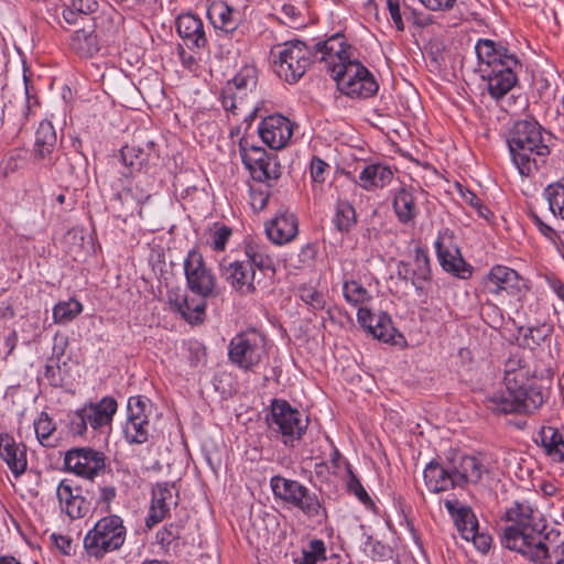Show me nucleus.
<instances>
[{
    "label": "nucleus",
    "instance_id": "obj_39",
    "mask_svg": "<svg viewBox=\"0 0 564 564\" xmlns=\"http://www.w3.org/2000/svg\"><path fill=\"white\" fill-rule=\"evenodd\" d=\"M541 445L554 460L564 462V440L560 431L552 426H543L539 432Z\"/></svg>",
    "mask_w": 564,
    "mask_h": 564
},
{
    "label": "nucleus",
    "instance_id": "obj_54",
    "mask_svg": "<svg viewBox=\"0 0 564 564\" xmlns=\"http://www.w3.org/2000/svg\"><path fill=\"white\" fill-rule=\"evenodd\" d=\"M281 23L290 28H300L304 25V18L301 9L291 2H285L281 7V17H279Z\"/></svg>",
    "mask_w": 564,
    "mask_h": 564
},
{
    "label": "nucleus",
    "instance_id": "obj_30",
    "mask_svg": "<svg viewBox=\"0 0 564 564\" xmlns=\"http://www.w3.org/2000/svg\"><path fill=\"white\" fill-rule=\"evenodd\" d=\"M444 506L453 518L462 538L466 541H469V538H474L478 530V520L473 510L467 506L460 505L458 500H445Z\"/></svg>",
    "mask_w": 564,
    "mask_h": 564
},
{
    "label": "nucleus",
    "instance_id": "obj_19",
    "mask_svg": "<svg viewBox=\"0 0 564 564\" xmlns=\"http://www.w3.org/2000/svg\"><path fill=\"white\" fill-rule=\"evenodd\" d=\"M293 130L291 120L278 113L263 118L258 127L259 137L272 150L284 149L293 135Z\"/></svg>",
    "mask_w": 564,
    "mask_h": 564
},
{
    "label": "nucleus",
    "instance_id": "obj_26",
    "mask_svg": "<svg viewBox=\"0 0 564 564\" xmlns=\"http://www.w3.org/2000/svg\"><path fill=\"white\" fill-rule=\"evenodd\" d=\"M268 238L275 245L282 246L294 240L299 234L297 218L293 213L280 210L265 225Z\"/></svg>",
    "mask_w": 564,
    "mask_h": 564
},
{
    "label": "nucleus",
    "instance_id": "obj_62",
    "mask_svg": "<svg viewBox=\"0 0 564 564\" xmlns=\"http://www.w3.org/2000/svg\"><path fill=\"white\" fill-rule=\"evenodd\" d=\"M70 3L82 18L96 12L98 9V2L96 0H72Z\"/></svg>",
    "mask_w": 564,
    "mask_h": 564
},
{
    "label": "nucleus",
    "instance_id": "obj_14",
    "mask_svg": "<svg viewBox=\"0 0 564 564\" xmlns=\"http://www.w3.org/2000/svg\"><path fill=\"white\" fill-rule=\"evenodd\" d=\"M314 59L325 64L330 76L336 79L343 66L354 63L351 46L346 43L343 34L336 33L326 41L317 42L313 46Z\"/></svg>",
    "mask_w": 564,
    "mask_h": 564
},
{
    "label": "nucleus",
    "instance_id": "obj_59",
    "mask_svg": "<svg viewBox=\"0 0 564 564\" xmlns=\"http://www.w3.org/2000/svg\"><path fill=\"white\" fill-rule=\"evenodd\" d=\"M67 346H68L67 337L56 334L53 338L52 356L48 358L50 362L56 361L57 364H61L62 358L65 355Z\"/></svg>",
    "mask_w": 564,
    "mask_h": 564
},
{
    "label": "nucleus",
    "instance_id": "obj_20",
    "mask_svg": "<svg viewBox=\"0 0 564 564\" xmlns=\"http://www.w3.org/2000/svg\"><path fill=\"white\" fill-rule=\"evenodd\" d=\"M519 66L518 58H507L505 66L496 69L486 68L481 77L487 82L489 95L499 101L517 84L516 68Z\"/></svg>",
    "mask_w": 564,
    "mask_h": 564
},
{
    "label": "nucleus",
    "instance_id": "obj_5",
    "mask_svg": "<svg viewBox=\"0 0 564 564\" xmlns=\"http://www.w3.org/2000/svg\"><path fill=\"white\" fill-rule=\"evenodd\" d=\"M549 391L543 387H532L527 392L511 387L495 392L486 400L487 408L497 414H534L544 404Z\"/></svg>",
    "mask_w": 564,
    "mask_h": 564
},
{
    "label": "nucleus",
    "instance_id": "obj_9",
    "mask_svg": "<svg viewBox=\"0 0 564 564\" xmlns=\"http://www.w3.org/2000/svg\"><path fill=\"white\" fill-rule=\"evenodd\" d=\"M117 409V401L111 397L86 404L69 415V430L79 436L86 433L88 426L94 431L110 430Z\"/></svg>",
    "mask_w": 564,
    "mask_h": 564
},
{
    "label": "nucleus",
    "instance_id": "obj_34",
    "mask_svg": "<svg viewBox=\"0 0 564 564\" xmlns=\"http://www.w3.org/2000/svg\"><path fill=\"white\" fill-rule=\"evenodd\" d=\"M393 180V171L383 163L366 165L359 174V184L366 191H373L388 186Z\"/></svg>",
    "mask_w": 564,
    "mask_h": 564
},
{
    "label": "nucleus",
    "instance_id": "obj_36",
    "mask_svg": "<svg viewBox=\"0 0 564 564\" xmlns=\"http://www.w3.org/2000/svg\"><path fill=\"white\" fill-rule=\"evenodd\" d=\"M207 15L216 29L227 33L234 32L238 26L237 12L226 2L212 3L207 10Z\"/></svg>",
    "mask_w": 564,
    "mask_h": 564
},
{
    "label": "nucleus",
    "instance_id": "obj_46",
    "mask_svg": "<svg viewBox=\"0 0 564 564\" xmlns=\"http://www.w3.org/2000/svg\"><path fill=\"white\" fill-rule=\"evenodd\" d=\"M124 438L129 444H144L150 436V422L127 420L123 427Z\"/></svg>",
    "mask_w": 564,
    "mask_h": 564
},
{
    "label": "nucleus",
    "instance_id": "obj_40",
    "mask_svg": "<svg viewBox=\"0 0 564 564\" xmlns=\"http://www.w3.org/2000/svg\"><path fill=\"white\" fill-rule=\"evenodd\" d=\"M543 197L552 215L564 220V178L549 184L543 191Z\"/></svg>",
    "mask_w": 564,
    "mask_h": 564
},
{
    "label": "nucleus",
    "instance_id": "obj_37",
    "mask_svg": "<svg viewBox=\"0 0 564 564\" xmlns=\"http://www.w3.org/2000/svg\"><path fill=\"white\" fill-rule=\"evenodd\" d=\"M243 258L248 263L253 265V270L257 268L262 272L275 273V264L273 257L269 254L265 246L257 245L251 241L245 242L243 246Z\"/></svg>",
    "mask_w": 564,
    "mask_h": 564
},
{
    "label": "nucleus",
    "instance_id": "obj_53",
    "mask_svg": "<svg viewBox=\"0 0 564 564\" xmlns=\"http://www.w3.org/2000/svg\"><path fill=\"white\" fill-rule=\"evenodd\" d=\"M387 9L395 29L398 31H404L405 25L403 17L409 19L410 15L414 14V10L409 6H404L403 9H401L399 0H387Z\"/></svg>",
    "mask_w": 564,
    "mask_h": 564
},
{
    "label": "nucleus",
    "instance_id": "obj_29",
    "mask_svg": "<svg viewBox=\"0 0 564 564\" xmlns=\"http://www.w3.org/2000/svg\"><path fill=\"white\" fill-rule=\"evenodd\" d=\"M176 31L188 48H204L207 37L203 21L195 14L183 13L176 19Z\"/></svg>",
    "mask_w": 564,
    "mask_h": 564
},
{
    "label": "nucleus",
    "instance_id": "obj_1",
    "mask_svg": "<svg viewBox=\"0 0 564 564\" xmlns=\"http://www.w3.org/2000/svg\"><path fill=\"white\" fill-rule=\"evenodd\" d=\"M183 265L186 285L197 297L170 293L169 301L186 322L197 324L205 319L206 300L220 293L217 278L206 265L203 254L195 249L188 251Z\"/></svg>",
    "mask_w": 564,
    "mask_h": 564
},
{
    "label": "nucleus",
    "instance_id": "obj_51",
    "mask_svg": "<svg viewBox=\"0 0 564 564\" xmlns=\"http://www.w3.org/2000/svg\"><path fill=\"white\" fill-rule=\"evenodd\" d=\"M130 187L133 188L132 196L134 197V203L130 206H127L126 216H133L134 214H138L140 218H143L142 205L150 199V191L141 186V182H138Z\"/></svg>",
    "mask_w": 564,
    "mask_h": 564
},
{
    "label": "nucleus",
    "instance_id": "obj_41",
    "mask_svg": "<svg viewBox=\"0 0 564 564\" xmlns=\"http://www.w3.org/2000/svg\"><path fill=\"white\" fill-rule=\"evenodd\" d=\"M120 158L124 166L130 171V174L141 171L149 161V153L140 147L124 145L120 150Z\"/></svg>",
    "mask_w": 564,
    "mask_h": 564
},
{
    "label": "nucleus",
    "instance_id": "obj_52",
    "mask_svg": "<svg viewBox=\"0 0 564 564\" xmlns=\"http://www.w3.org/2000/svg\"><path fill=\"white\" fill-rule=\"evenodd\" d=\"M34 431L36 438L42 445H51L50 437L52 433L55 431V424L53 423L52 419L47 415V413L42 412L37 420L34 421Z\"/></svg>",
    "mask_w": 564,
    "mask_h": 564
},
{
    "label": "nucleus",
    "instance_id": "obj_16",
    "mask_svg": "<svg viewBox=\"0 0 564 564\" xmlns=\"http://www.w3.org/2000/svg\"><path fill=\"white\" fill-rule=\"evenodd\" d=\"M434 247L440 264L446 272L460 279L471 275V267L462 257L451 229L445 228L438 232Z\"/></svg>",
    "mask_w": 564,
    "mask_h": 564
},
{
    "label": "nucleus",
    "instance_id": "obj_61",
    "mask_svg": "<svg viewBox=\"0 0 564 564\" xmlns=\"http://www.w3.org/2000/svg\"><path fill=\"white\" fill-rule=\"evenodd\" d=\"M317 254V248L314 243H307L299 252V262L302 267L312 265Z\"/></svg>",
    "mask_w": 564,
    "mask_h": 564
},
{
    "label": "nucleus",
    "instance_id": "obj_49",
    "mask_svg": "<svg viewBox=\"0 0 564 564\" xmlns=\"http://www.w3.org/2000/svg\"><path fill=\"white\" fill-rule=\"evenodd\" d=\"M299 296L312 312H318L325 308L326 300L324 294L313 286H300Z\"/></svg>",
    "mask_w": 564,
    "mask_h": 564
},
{
    "label": "nucleus",
    "instance_id": "obj_23",
    "mask_svg": "<svg viewBox=\"0 0 564 564\" xmlns=\"http://www.w3.org/2000/svg\"><path fill=\"white\" fill-rule=\"evenodd\" d=\"M357 321L373 338L384 343L395 344V336L402 337L397 333L391 317L386 313L375 315L368 307H360L357 312Z\"/></svg>",
    "mask_w": 564,
    "mask_h": 564
},
{
    "label": "nucleus",
    "instance_id": "obj_11",
    "mask_svg": "<svg viewBox=\"0 0 564 564\" xmlns=\"http://www.w3.org/2000/svg\"><path fill=\"white\" fill-rule=\"evenodd\" d=\"M269 427L281 435L286 446H293L307 429V419L293 409L286 401L274 400L271 405V415L268 417Z\"/></svg>",
    "mask_w": 564,
    "mask_h": 564
},
{
    "label": "nucleus",
    "instance_id": "obj_21",
    "mask_svg": "<svg viewBox=\"0 0 564 564\" xmlns=\"http://www.w3.org/2000/svg\"><path fill=\"white\" fill-rule=\"evenodd\" d=\"M484 290L495 296L517 295L520 292L521 279L511 268L497 264L490 269L482 280Z\"/></svg>",
    "mask_w": 564,
    "mask_h": 564
},
{
    "label": "nucleus",
    "instance_id": "obj_8",
    "mask_svg": "<svg viewBox=\"0 0 564 564\" xmlns=\"http://www.w3.org/2000/svg\"><path fill=\"white\" fill-rule=\"evenodd\" d=\"M270 487L276 499L300 509L310 518L325 513L318 497L297 480L276 475L270 479Z\"/></svg>",
    "mask_w": 564,
    "mask_h": 564
},
{
    "label": "nucleus",
    "instance_id": "obj_13",
    "mask_svg": "<svg viewBox=\"0 0 564 564\" xmlns=\"http://www.w3.org/2000/svg\"><path fill=\"white\" fill-rule=\"evenodd\" d=\"M258 84V70L254 66L246 65L223 88L220 100L227 112L237 115L245 98L254 91Z\"/></svg>",
    "mask_w": 564,
    "mask_h": 564
},
{
    "label": "nucleus",
    "instance_id": "obj_63",
    "mask_svg": "<svg viewBox=\"0 0 564 564\" xmlns=\"http://www.w3.org/2000/svg\"><path fill=\"white\" fill-rule=\"evenodd\" d=\"M349 490L354 492L358 500L362 502L365 506L373 505L370 496L368 495V492L366 491V489L358 479H352L349 482Z\"/></svg>",
    "mask_w": 564,
    "mask_h": 564
},
{
    "label": "nucleus",
    "instance_id": "obj_57",
    "mask_svg": "<svg viewBox=\"0 0 564 564\" xmlns=\"http://www.w3.org/2000/svg\"><path fill=\"white\" fill-rule=\"evenodd\" d=\"M415 265L417 272H414V274L417 276V279L426 281L430 279L431 270H430V259L426 252L416 250L415 253Z\"/></svg>",
    "mask_w": 564,
    "mask_h": 564
},
{
    "label": "nucleus",
    "instance_id": "obj_3",
    "mask_svg": "<svg viewBox=\"0 0 564 564\" xmlns=\"http://www.w3.org/2000/svg\"><path fill=\"white\" fill-rule=\"evenodd\" d=\"M505 518L511 524L503 529L501 544L511 551L523 547L545 529L540 512L527 500L514 501Z\"/></svg>",
    "mask_w": 564,
    "mask_h": 564
},
{
    "label": "nucleus",
    "instance_id": "obj_35",
    "mask_svg": "<svg viewBox=\"0 0 564 564\" xmlns=\"http://www.w3.org/2000/svg\"><path fill=\"white\" fill-rule=\"evenodd\" d=\"M69 46L74 53L80 57H91L100 48L98 36L94 26L83 28L74 32L70 37Z\"/></svg>",
    "mask_w": 564,
    "mask_h": 564
},
{
    "label": "nucleus",
    "instance_id": "obj_47",
    "mask_svg": "<svg viewBox=\"0 0 564 564\" xmlns=\"http://www.w3.org/2000/svg\"><path fill=\"white\" fill-rule=\"evenodd\" d=\"M152 403L143 395H134L128 399L127 420L149 421Z\"/></svg>",
    "mask_w": 564,
    "mask_h": 564
},
{
    "label": "nucleus",
    "instance_id": "obj_56",
    "mask_svg": "<svg viewBox=\"0 0 564 564\" xmlns=\"http://www.w3.org/2000/svg\"><path fill=\"white\" fill-rule=\"evenodd\" d=\"M329 165L318 156H313L311 161V177L316 183H323L328 174Z\"/></svg>",
    "mask_w": 564,
    "mask_h": 564
},
{
    "label": "nucleus",
    "instance_id": "obj_25",
    "mask_svg": "<svg viewBox=\"0 0 564 564\" xmlns=\"http://www.w3.org/2000/svg\"><path fill=\"white\" fill-rule=\"evenodd\" d=\"M454 479L457 487L476 485L481 480L484 474L488 473L482 460L471 455H458L449 460Z\"/></svg>",
    "mask_w": 564,
    "mask_h": 564
},
{
    "label": "nucleus",
    "instance_id": "obj_6",
    "mask_svg": "<svg viewBox=\"0 0 564 564\" xmlns=\"http://www.w3.org/2000/svg\"><path fill=\"white\" fill-rule=\"evenodd\" d=\"M127 539V528L121 517L107 514L100 518L84 538L87 554L101 560L106 554L118 551Z\"/></svg>",
    "mask_w": 564,
    "mask_h": 564
},
{
    "label": "nucleus",
    "instance_id": "obj_10",
    "mask_svg": "<svg viewBox=\"0 0 564 564\" xmlns=\"http://www.w3.org/2000/svg\"><path fill=\"white\" fill-rule=\"evenodd\" d=\"M239 154L254 181L269 183L281 176L282 166L276 154L269 153L262 147L250 144L246 138L239 141Z\"/></svg>",
    "mask_w": 564,
    "mask_h": 564
},
{
    "label": "nucleus",
    "instance_id": "obj_64",
    "mask_svg": "<svg viewBox=\"0 0 564 564\" xmlns=\"http://www.w3.org/2000/svg\"><path fill=\"white\" fill-rule=\"evenodd\" d=\"M61 367L59 364L56 361L50 362V359L47 360V364L45 366V377L53 386H58L62 382V378L59 375Z\"/></svg>",
    "mask_w": 564,
    "mask_h": 564
},
{
    "label": "nucleus",
    "instance_id": "obj_27",
    "mask_svg": "<svg viewBox=\"0 0 564 564\" xmlns=\"http://www.w3.org/2000/svg\"><path fill=\"white\" fill-rule=\"evenodd\" d=\"M478 58L479 72L485 73L486 68L496 69L505 66L507 58H517L506 47L488 39H480L475 46Z\"/></svg>",
    "mask_w": 564,
    "mask_h": 564
},
{
    "label": "nucleus",
    "instance_id": "obj_4",
    "mask_svg": "<svg viewBox=\"0 0 564 564\" xmlns=\"http://www.w3.org/2000/svg\"><path fill=\"white\" fill-rule=\"evenodd\" d=\"M273 70L289 84L297 83L315 62L313 47L294 39L271 48Z\"/></svg>",
    "mask_w": 564,
    "mask_h": 564
},
{
    "label": "nucleus",
    "instance_id": "obj_22",
    "mask_svg": "<svg viewBox=\"0 0 564 564\" xmlns=\"http://www.w3.org/2000/svg\"><path fill=\"white\" fill-rule=\"evenodd\" d=\"M534 377L535 370L532 369L529 360L524 357L514 354L506 360L503 367V383L506 387L527 392L532 387H540L533 382Z\"/></svg>",
    "mask_w": 564,
    "mask_h": 564
},
{
    "label": "nucleus",
    "instance_id": "obj_32",
    "mask_svg": "<svg viewBox=\"0 0 564 564\" xmlns=\"http://www.w3.org/2000/svg\"><path fill=\"white\" fill-rule=\"evenodd\" d=\"M423 476L429 490L435 494L457 487L451 464L444 467L438 462L432 460L426 465Z\"/></svg>",
    "mask_w": 564,
    "mask_h": 564
},
{
    "label": "nucleus",
    "instance_id": "obj_50",
    "mask_svg": "<svg viewBox=\"0 0 564 564\" xmlns=\"http://www.w3.org/2000/svg\"><path fill=\"white\" fill-rule=\"evenodd\" d=\"M458 193L463 202L467 205H469L471 208L476 210L479 217L489 220L492 216L491 210L482 204L481 199L470 189L462 186L460 184L457 185Z\"/></svg>",
    "mask_w": 564,
    "mask_h": 564
},
{
    "label": "nucleus",
    "instance_id": "obj_33",
    "mask_svg": "<svg viewBox=\"0 0 564 564\" xmlns=\"http://www.w3.org/2000/svg\"><path fill=\"white\" fill-rule=\"evenodd\" d=\"M0 456L15 476L25 471L28 465L25 447L20 448L13 437L8 434H0Z\"/></svg>",
    "mask_w": 564,
    "mask_h": 564
},
{
    "label": "nucleus",
    "instance_id": "obj_2",
    "mask_svg": "<svg viewBox=\"0 0 564 564\" xmlns=\"http://www.w3.org/2000/svg\"><path fill=\"white\" fill-rule=\"evenodd\" d=\"M507 143L512 163L525 177L538 173L545 165L551 152L543 137L542 126L533 119L514 122L508 132Z\"/></svg>",
    "mask_w": 564,
    "mask_h": 564
},
{
    "label": "nucleus",
    "instance_id": "obj_38",
    "mask_svg": "<svg viewBox=\"0 0 564 564\" xmlns=\"http://www.w3.org/2000/svg\"><path fill=\"white\" fill-rule=\"evenodd\" d=\"M56 140L53 124L50 121H42L35 132V158L40 160L48 158L56 148Z\"/></svg>",
    "mask_w": 564,
    "mask_h": 564
},
{
    "label": "nucleus",
    "instance_id": "obj_15",
    "mask_svg": "<svg viewBox=\"0 0 564 564\" xmlns=\"http://www.w3.org/2000/svg\"><path fill=\"white\" fill-rule=\"evenodd\" d=\"M218 268L221 278L235 292L240 295L256 292V270L245 258H235L230 252L219 261Z\"/></svg>",
    "mask_w": 564,
    "mask_h": 564
},
{
    "label": "nucleus",
    "instance_id": "obj_7",
    "mask_svg": "<svg viewBox=\"0 0 564 564\" xmlns=\"http://www.w3.org/2000/svg\"><path fill=\"white\" fill-rule=\"evenodd\" d=\"M228 359L241 370H254L268 359L265 338L256 330L235 335L228 344Z\"/></svg>",
    "mask_w": 564,
    "mask_h": 564
},
{
    "label": "nucleus",
    "instance_id": "obj_43",
    "mask_svg": "<svg viewBox=\"0 0 564 564\" xmlns=\"http://www.w3.org/2000/svg\"><path fill=\"white\" fill-rule=\"evenodd\" d=\"M333 221L340 232L350 231L357 223V215L354 206L346 200L338 202Z\"/></svg>",
    "mask_w": 564,
    "mask_h": 564
},
{
    "label": "nucleus",
    "instance_id": "obj_55",
    "mask_svg": "<svg viewBox=\"0 0 564 564\" xmlns=\"http://www.w3.org/2000/svg\"><path fill=\"white\" fill-rule=\"evenodd\" d=\"M364 552L373 561H384L391 556L392 550L380 541L368 536L364 543Z\"/></svg>",
    "mask_w": 564,
    "mask_h": 564
},
{
    "label": "nucleus",
    "instance_id": "obj_45",
    "mask_svg": "<svg viewBox=\"0 0 564 564\" xmlns=\"http://www.w3.org/2000/svg\"><path fill=\"white\" fill-rule=\"evenodd\" d=\"M343 294L345 300L354 305L367 307V304L372 300L371 294L357 281H346L343 285Z\"/></svg>",
    "mask_w": 564,
    "mask_h": 564
},
{
    "label": "nucleus",
    "instance_id": "obj_18",
    "mask_svg": "<svg viewBox=\"0 0 564 564\" xmlns=\"http://www.w3.org/2000/svg\"><path fill=\"white\" fill-rule=\"evenodd\" d=\"M516 552L528 557L534 564H564V541L558 533L555 539L550 534H538L527 545L516 550Z\"/></svg>",
    "mask_w": 564,
    "mask_h": 564
},
{
    "label": "nucleus",
    "instance_id": "obj_24",
    "mask_svg": "<svg viewBox=\"0 0 564 564\" xmlns=\"http://www.w3.org/2000/svg\"><path fill=\"white\" fill-rule=\"evenodd\" d=\"M172 505H177L174 485L169 482L156 484L152 489L151 505L145 519L147 528L152 529L163 521Z\"/></svg>",
    "mask_w": 564,
    "mask_h": 564
},
{
    "label": "nucleus",
    "instance_id": "obj_31",
    "mask_svg": "<svg viewBox=\"0 0 564 564\" xmlns=\"http://www.w3.org/2000/svg\"><path fill=\"white\" fill-rule=\"evenodd\" d=\"M417 194L415 188L405 186L394 193L392 206L401 224L413 223L419 215Z\"/></svg>",
    "mask_w": 564,
    "mask_h": 564
},
{
    "label": "nucleus",
    "instance_id": "obj_42",
    "mask_svg": "<svg viewBox=\"0 0 564 564\" xmlns=\"http://www.w3.org/2000/svg\"><path fill=\"white\" fill-rule=\"evenodd\" d=\"M327 560L326 547L322 540L314 539L302 549L299 556L294 557V564H322Z\"/></svg>",
    "mask_w": 564,
    "mask_h": 564
},
{
    "label": "nucleus",
    "instance_id": "obj_48",
    "mask_svg": "<svg viewBox=\"0 0 564 564\" xmlns=\"http://www.w3.org/2000/svg\"><path fill=\"white\" fill-rule=\"evenodd\" d=\"M232 236V229L227 225L215 223L209 231L208 245L214 251H224Z\"/></svg>",
    "mask_w": 564,
    "mask_h": 564
},
{
    "label": "nucleus",
    "instance_id": "obj_58",
    "mask_svg": "<svg viewBox=\"0 0 564 564\" xmlns=\"http://www.w3.org/2000/svg\"><path fill=\"white\" fill-rule=\"evenodd\" d=\"M180 538V527L170 523L156 533V541L162 545H170L173 541Z\"/></svg>",
    "mask_w": 564,
    "mask_h": 564
},
{
    "label": "nucleus",
    "instance_id": "obj_28",
    "mask_svg": "<svg viewBox=\"0 0 564 564\" xmlns=\"http://www.w3.org/2000/svg\"><path fill=\"white\" fill-rule=\"evenodd\" d=\"M61 509L70 519H80L89 511V502L80 495L78 487H73L68 480H62L56 489Z\"/></svg>",
    "mask_w": 564,
    "mask_h": 564
},
{
    "label": "nucleus",
    "instance_id": "obj_17",
    "mask_svg": "<svg viewBox=\"0 0 564 564\" xmlns=\"http://www.w3.org/2000/svg\"><path fill=\"white\" fill-rule=\"evenodd\" d=\"M64 465L68 471L93 480L106 469V456L90 447L72 448L66 452Z\"/></svg>",
    "mask_w": 564,
    "mask_h": 564
},
{
    "label": "nucleus",
    "instance_id": "obj_60",
    "mask_svg": "<svg viewBox=\"0 0 564 564\" xmlns=\"http://www.w3.org/2000/svg\"><path fill=\"white\" fill-rule=\"evenodd\" d=\"M528 216L529 218L531 219V221L535 225V227L538 228V230L547 239L554 241L556 238H557V232L555 231L554 228H552L551 226H549L547 224H545L541 217L534 212V210H530L528 213Z\"/></svg>",
    "mask_w": 564,
    "mask_h": 564
},
{
    "label": "nucleus",
    "instance_id": "obj_12",
    "mask_svg": "<svg viewBox=\"0 0 564 564\" xmlns=\"http://www.w3.org/2000/svg\"><path fill=\"white\" fill-rule=\"evenodd\" d=\"M335 80L338 89L350 98H370L379 89L373 75L357 59L343 66Z\"/></svg>",
    "mask_w": 564,
    "mask_h": 564
},
{
    "label": "nucleus",
    "instance_id": "obj_44",
    "mask_svg": "<svg viewBox=\"0 0 564 564\" xmlns=\"http://www.w3.org/2000/svg\"><path fill=\"white\" fill-rule=\"evenodd\" d=\"M83 312L79 301L70 299L58 302L53 308V319L56 324H68Z\"/></svg>",
    "mask_w": 564,
    "mask_h": 564
}]
</instances>
